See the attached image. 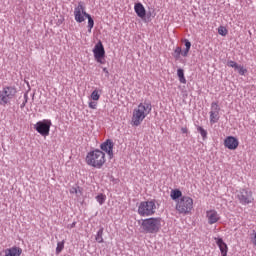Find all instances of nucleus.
Returning <instances> with one entry per match:
<instances>
[{
  "instance_id": "nucleus-1",
  "label": "nucleus",
  "mask_w": 256,
  "mask_h": 256,
  "mask_svg": "<svg viewBox=\"0 0 256 256\" xmlns=\"http://www.w3.org/2000/svg\"><path fill=\"white\" fill-rule=\"evenodd\" d=\"M151 109H152L151 103L149 102L140 103L138 107L133 110L131 124L134 127H139V125L143 123V120L145 119V117H147V115L151 113Z\"/></svg>"
},
{
  "instance_id": "nucleus-2",
  "label": "nucleus",
  "mask_w": 256,
  "mask_h": 256,
  "mask_svg": "<svg viewBox=\"0 0 256 256\" xmlns=\"http://www.w3.org/2000/svg\"><path fill=\"white\" fill-rule=\"evenodd\" d=\"M105 153L99 149L89 152L86 156V163L95 169H101L105 165Z\"/></svg>"
},
{
  "instance_id": "nucleus-3",
  "label": "nucleus",
  "mask_w": 256,
  "mask_h": 256,
  "mask_svg": "<svg viewBox=\"0 0 256 256\" xmlns=\"http://www.w3.org/2000/svg\"><path fill=\"white\" fill-rule=\"evenodd\" d=\"M161 223H163V220L160 217L146 218L142 220L141 227L144 233L155 234L161 231Z\"/></svg>"
},
{
  "instance_id": "nucleus-4",
  "label": "nucleus",
  "mask_w": 256,
  "mask_h": 256,
  "mask_svg": "<svg viewBox=\"0 0 256 256\" xmlns=\"http://www.w3.org/2000/svg\"><path fill=\"white\" fill-rule=\"evenodd\" d=\"M155 211H157L155 200L141 202L138 206V214L141 217H151V215H155Z\"/></svg>"
},
{
  "instance_id": "nucleus-5",
  "label": "nucleus",
  "mask_w": 256,
  "mask_h": 256,
  "mask_svg": "<svg viewBox=\"0 0 256 256\" xmlns=\"http://www.w3.org/2000/svg\"><path fill=\"white\" fill-rule=\"evenodd\" d=\"M17 95V90L12 86H6L0 91V105L5 107L11 103V99Z\"/></svg>"
},
{
  "instance_id": "nucleus-6",
  "label": "nucleus",
  "mask_w": 256,
  "mask_h": 256,
  "mask_svg": "<svg viewBox=\"0 0 256 256\" xmlns=\"http://www.w3.org/2000/svg\"><path fill=\"white\" fill-rule=\"evenodd\" d=\"M191 209H193V199L189 196H183L176 204L178 213L187 215V213H191Z\"/></svg>"
},
{
  "instance_id": "nucleus-7",
  "label": "nucleus",
  "mask_w": 256,
  "mask_h": 256,
  "mask_svg": "<svg viewBox=\"0 0 256 256\" xmlns=\"http://www.w3.org/2000/svg\"><path fill=\"white\" fill-rule=\"evenodd\" d=\"M236 196L241 205H249V203H253V201H255V198H253V192L249 189L238 190Z\"/></svg>"
},
{
  "instance_id": "nucleus-8",
  "label": "nucleus",
  "mask_w": 256,
  "mask_h": 256,
  "mask_svg": "<svg viewBox=\"0 0 256 256\" xmlns=\"http://www.w3.org/2000/svg\"><path fill=\"white\" fill-rule=\"evenodd\" d=\"M34 129L42 135V137H47L49 135V131H51V120H42L37 122L34 125Z\"/></svg>"
},
{
  "instance_id": "nucleus-9",
  "label": "nucleus",
  "mask_w": 256,
  "mask_h": 256,
  "mask_svg": "<svg viewBox=\"0 0 256 256\" xmlns=\"http://www.w3.org/2000/svg\"><path fill=\"white\" fill-rule=\"evenodd\" d=\"M88 15L89 13L85 11V6L83 5V2H79L78 5L74 8V19L76 23L85 22V19H87Z\"/></svg>"
},
{
  "instance_id": "nucleus-10",
  "label": "nucleus",
  "mask_w": 256,
  "mask_h": 256,
  "mask_svg": "<svg viewBox=\"0 0 256 256\" xmlns=\"http://www.w3.org/2000/svg\"><path fill=\"white\" fill-rule=\"evenodd\" d=\"M219 111H221L219 104L212 102L210 108V123H217V121H219Z\"/></svg>"
},
{
  "instance_id": "nucleus-11",
  "label": "nucleus",
  "mask_w": 256,
  "mask_h": 256,
  "mask_svg": "<svg viewBox=\"0 0 256 256\" xmlns=\"http://www.w3.org/2000/svg\"><path fill=\"white\" fill-rule=\"evenodd\" d=\"M93 53L94 59H105V47L101 41L94 46Z\"/></svg>"
},
{
  "instance_id": "nucleus-12",
  "label": "nucleus",
  "mask_w": 256,
  "mask_h": 256,
  "mask_svg": "<svg viewBox=\"0 0 256 256\" xmlns=\"http://www.w3.org/2000/svg\"><path fill=\"white\" fill-rule=\"evenodd\" d=\"M224 145L227 149H230V151H235V149L239 147V140L233 136H228L224 140Z\"/></svg>"
},
{
  "instance_id": "nucleus-13",
  "label": "nucleus",
  "mask_w": 256,
  "mask_h": 256,
  "mask_svg": "<svg viewBox=\"0 0 256 256\" xmlns=\"http://www.w3.org/2000/svg\"><path fill=\"white\" fill-rule=\"evenodd\" d=\"M113 147H114L113 141L108 139L101 144L100 149H102V151H105V153L109 155L110 159H113Z\"/></svg>"
},
{
  "instance_id": "nucleus-14",
  "label": "nucleus",
  "mask_w": 256,
  "mask_h": 256,
  "mask_svg": "<svg viewBox=\"0 0 256 256\" xmlns=\"http://www.w3.org/2000/svg\"><path fill=\"white\" fill-rule=\"evenodd\" d=\"M206 217L208 219L209 225H215V223H217V221H219V219H221V217H219V213H217V211H215V210L207 211Z\"/></svg>"
},
{
  "instance_id": "nucleus-15",
  "label": "nucleus",
  "mask_w": 256,
  "mask_h": 256,
  "mask_svg": "<svg viewBox=\"0 0 256 256\" xmlns=\"http://www.w3.org/2000/svg\"><path fill=\"white\" fill-rule=\"evenodd\" d=\"M134 11L136 15L140 17V19H144L145 15H147V11L145 10V6L141 2H138L134 5Z\"/></svg>"
},
{
  "instance_id": "nucleus-16",
  "label": "nucleus",
  "mask_w": 256,
  "mask_h": 256,
  "mask_svg": "<svg viewBox=\"0 0 256 256\" xmlns=\"http://www.w3.org/2000/svg\"><path fill=\"white\" fill-rule=\"evenodd\" d=\"M5 255L4 256H21V253H23V249L13 246L11 248H7L4 251Z\"/></svg>"
},
{
  "instance_id": "nucleus-17",
  "label": "nucleus",
  "mask_w": 256,
  "mask_h": 256,
  "mask_svg": "<svg viewBox=\"0 0 256 256\" xmlns=\"http://www.w3.org/2000/svg\"><path fill=\"white\" fill-rule=\"evenodd\" d=\"M220 251H221V255L222 256H227V251H228V248H227V244L224 243L223 239L222 238H218L217 241H216Z\"/></svg>"
},
{
  "instance_id": "nucleus-18",
  "label": "nucleus",
  "mask_w": 256,
  "mask_h": 256,
  "mask_svg": "<svg viewBox=\"0 0 256 256\" xmlns=\"http://www.w3.org/2000/svg\"><path fill=\"white\" fill-rule=\"evenodd\" d=\"M170 197L173 199V201H177V199H180V197H183V192L179 189L171 190Z\"/></svg>"
},
{
  "instance_id": "nucleus-19",
  "label": "nucleus",
  "mask_w": 256,
  "mask_h": 256,
  "mask_svg": "<svg viewBox=\"0 0 256 256\" xmlns=\"http://www.w3.org/2000/svg\"><path fill=\"white\" fill-rule=\"evenodd\" d=\"M177 75H178V79L180 81V83H183L185 85V83H187V79H185V71L181 68H179L177 70Z\"/></svg>"
},
{
  "instance_id": "nucleus-20",
  "label": "nucleus",
  "mask_w": 256,
  "mask_h": 256,
  "mask_svg": "<svg viewBox=\"0 0 256 256\" xmlns=\"http://www.w3.org/2000/svg\"><path fill=\"white\" fill-rule=\"evenodd\" d=\"M86 19H88V32L91 33V29H93V27H95V21L91 17V14H88L86 16Z\"/></svg>"
},
{
  "instance_id": "nucleus-21",
  "label": "nucleus",
  "mask_w": 256,
  "mask_h": 256,
  "mask_svg": "<svg viewBox=\"0 0 256 256\" xmlns=\"http://www.w3.org/2000/svg\"><path fill=\"white\" fill-rule=\"evenodd\" d=\"M96 241L97 243H103V228H100L96 235Z\"/></svg>"
},
{
  "instance_id": "nucleus-22",
  "label": "nucleus",
  "mask_w": 256,
  "mask_h": 256,
  "mask_svg": "<svg viewBox=\"0 0 256 256\" xmlns=\"http://www.w3.org/2000/svg\"><path fill=\"white\" fill-rule=\"evenodd\" d=\"M63 249H65V241L58 242L56 247V254L59 255Z\"/></svg>"
},
{
  "instance_id": "nucleus-23",
  "label": "nucleus",
  "mask_w": 256,
  "mask_h": 256,
  "mask_svg": "<svg viewBox=\"0 0 256 256\" xmlns=\"http://www.w3.org/2000/svg\"><path fill=\"white\" fill-rule=\"evenodd\" d=\"M197 131L200 133L202 139H207V130L203 129L201 126H198Z\"/></svg>"
},
{
  "instance_id": "nucleus-24",
  "label": "nucleus",
  "mask_w": 256,
  "mask_h": 256,
  "mask_svg": "<svg viewBox=\"0 0 256 256\" xmlns=\"http://www.w3.org/2000/svg\"><path fill=\"white\" fill-rule=\"evenodd\" d=\"M235 71H237L239 75H245V73H247V69H245L242 65L239 64L235 68Z\"/></svg>"
},
{
  "instance_id": "nucleus-25",
  "label": "nucleus",
  "mask_w": 256,
  "mask_h": 256,
  "mask_svg": "<svg viewBox=\"0 0 256 256\" xmlns=\"http://www.w3.org/2000/svg\"><path fill=\"white\" fill-rule=\"evenodd\" d=\"M218 33L219 35H222V37H225L228 33L227 28H225V26H220L218 28Z\"/></svg>"
},
{
  "instance_id": "nucleus-26",
  "label": "nucleus",
  "mask_w": 256,
  "mask_h": 256,
  "mask_svg": "<svg viewBox=\"0 0 256 256\" xmlns=\"http://www.w3.org/2000/svg\"><path fill=\"white\" fill-rule=\"evenodd\" d=\"M101 97V95H99V91L94 90L91 94V99L93 101H99V98Z\"/></svg>"
},
{
  "instance_id": "nucleus-27",
  "label": "nucleus",
  "mask_w": 256,
  "mask_h": 256,
  "mask_svg": "<svg viewBox=\"0 0 256 256\" xmlns=\"http://www.w3.org/2000/svg\"><path fill=\"white\" fill-rule=\"evenodd\" d=\"M106 196L103 194H99L96 196V201L99 202V205H103L105 203Z\"/></svg>"
},
{
  "instance_id": "nucleus-28",
  "label": "nucleus",
  "mask_w": 256,
  "mask_h": 256,
  "mask_svg": "<svg viewBox=\"0 0 256 256\" xmlns=\"http://www.w3.org/2000/svg\"><path fill=\"white\" fill-rule=\"evenodd\" d=\"M182 49L181 47H176L174 50V57L175 59H179L181 57Z\"/></svg>"
},
{
  "instance_id": "nucleus-29",
  "label": "nucleus",
  "mask_w": 256,
  "mask_h": 256,
  "mask_svg": "<svg viewBox=\"0 0 256 256\" xmlns=\"http://www.w3.org/2000/svg\"><path fill=\"white\" fill-rule=\"evenodd\" d=\"M70 193H75V195H81V188L73 187L70 189Z\"/></svg>"
},
{
  "instance_id": "nucleus-30",
  "label": "nucleus",
  "mask_w": 256,
  "mask_h": 256,
  "mask_svg": "<svg viewBox=\"0 0 256 256\" xmlns=\"http://www.w3.org/2000/svg\"><path fill=\"white\" fill-rule=\"evenodd\" d=\"M239 64H237V62L233 61V60H230L227 62V66L228 67H232V69H236V67L238 66Z\"/></svg>"
},
{
  "instance_id": "nucleus-31",
  "label": "nucleus",
  "mask_w": 256,
  "mask_h": 256,
  "mask_svg": "<svg viewBox=\"0 0 256 256\" xmlns=\"http://www.w3.org/2000/svg\"><path fill=\"white\" fill-rule=\"evenodd\" d=\"M184 45L188 51H191V42L189 40L185 39Z\"/></svg>"
},
{
  "instance_id": "nucleus-32",
  "label": "nucleus",
  "mask_w": 256,
  "mask_h": 256,
  "mask_svg": "<svg viewBox=\"0 0 256 256\" xmlns=\"http://www.w3.org/2000/svg\"><path fill=\"white\" fill-rule=\"evenodd\" d=\"M90 109H97V102H89Z\"/></svg>"
},
{
  "instance_id": "nucleus-33",
  "label": "nucleus",
  "mask_w": 256,
  "mask_h": 256,
  "mask_svg": "<svg viewBox=\"0 0 256 256\" xmlns=\"http://www.w3.org/2000/svg\"><path fill=\"white\" fill-rule=\"evenodd\" d=\"M189 55V50L185 49L184 51L182 50L181 56L182 57H187Z\"/></svg>"
},
{
  "instance_id": "nucleus-34",
  "label": "nucleus",
  "mask_w": 256,
  "mask_h": 256,
  "mask_svg": "<svg viewBox=\"0 0 256 256\" xmlns=\"http://www.w3.org/2000/svg\"><path fill=\"white\" fill-rule=\"evenodd\" d=\"M96 61L97 63H101V65L105 63V61H103V58L96 59Z\"/></svg>"
},
{
  "instance_id": "nucleus-35",
  "label": "nucleus",
  "mask_w": 256,
  "mask_h": 256,
  "mask_svg": "<svg viewBox=\"0 0 256 256\" xmlns=\"http://www.w3.org/2000/svg\"><path fill=\"white\" fill-rule=\"evenodd\" d=\"M25 102L22 103L21 108L25 107V103H27V94L24 95Z\"/></svg>"
},
{
  "instance_id": "nucleus-36",
  "label": "nucleus",
  "mask_w": 256,
  "mask_h": 256,
  "mask_svg": "<svg viewBox=\"0 0 256 256\" xmlns=\"http://www.w3.org/2000/svg\"><path fill=\"white\" fill-rule=\"evenodd\" d=\"M103 72L106 73V77H109V71L107 70V68H103Z\"/></svg>"
},
{
  "instance_id": "nucleus-37",
  "label": "nucleus",
  "mask_w": 256,
  "mask_h": 256,
  "mask_svg": "<svg viewBox=\"0 0 256 256\" xmlns=\"http://www.w3.org/2000/svg\"><path fill=\"white\" fill-rule=\"evenodd\" d=\"M253 243H254V245L256 246V232L254 233Z\"/></svg>"
},
{
  "instance_id": "nucleus-38",
  "label": "nucleus",
  "mask_w": 256,
  "mask_h": 256,
  "mask_svg": "<svg viewBox=\"0 0 256 256\" xmlns=\"http://www.w3.org/2000/svg\"><path fill=\"white\" fill-rule=\"evenodd\" d=\"M75 222H73L71 225H70V227H71V229H73V227H75Z\"/></svg>"
},
{
  "instance_id": "nucleus-39",
  "label": "nucleus",
  "mask_w": 256,
  "mask_h": 256,
  "mask_svg": "<svg viewBox=\"0 0 256 256\" xmlns=\"http://www.w3.org/2000/svg\"><path fill=\"white\" fill-rule=\"evenodd\" d=\"M182 133H187L186 128H182Z\"/></svg>"
}]
</instances>
